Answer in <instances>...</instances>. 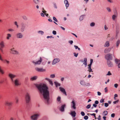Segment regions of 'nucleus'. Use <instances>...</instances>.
<instances>
[{
	"label": "nucleus",
	"instance_id": "6ab92c4d",
	"mask_svg": "<svg viewBox=\"0 0 120 120\" xmlns=\"http://www.w3.org/2000/svg\"><path fill=\"white\" fill-rule=\"evenodd\" d=\"M60 90L64 94H65L66 95H67L66 92L65 91V89L64 88L60 87L59 88Z\"/></svg>",
	"mask_w": 120,
	"mask_h": 120
},
{
	"label": "nucleus",
	"instance_id": "6e6552de",
	"mask_svg": "<svg viewBox=\"0 0 120 120\" xmlns=\"http://www.w3.org/2000/svg\"><path fill=\"white\" fill-rule=\"evenodd\" d=\"M42 61V60L41 58L40 57L39 60L37 62H35L34 61H32V62L35 65H36L40 64Z\"/></svg>",
	"mask_w": 120,
	"mask_h": 120
},
{
	"label": "nucleus",
	"instance_id": "4be33fe9",
	"mask_svg": "<svg viewBox=\"0 0 120 120\" xmlns=\"http://www.w3.org/2000/svg\"><path fill=\"white\" fill-rule=\"evenodd\" d=\"M76 113L75 111H71L70 114L73 117H75V116Z\"/></svg>",
	"mask_w": 120,
	"mask_h": 120
},
{
	"label": "nucleus",
	"instance_id": "b1692460",
	"mask_svg": "<svg viewBox=\"0 0 120 120\" xmlns=\"http://www.w3.org/2000/svg\"><path fill=\"white\" fill-rule=\"evenodd\" d=\"M66 106L65 104L62 105L60 108V110L62 112H63L64 111V108Z\"/></svg>",
	"mask_w": 120,
	"mask_h": 120
},
{
	"label": "nucleus",
	"instance_id": "7ed1b4c3",
	"mask_svg": "<svg viewBox=\"0 0 120 120\" xmlns=\"http://www.w3.org/2000/svg\"><path fill=\"white\" fill-rule=\"evenodd\" d=\"M113 11L114 14L112 16V18L113 21H115L117 17L118 13L116 8H115L114 9Z\"/></svg>",
	"mask_w": 120,
	"mask_h": 120
},
{
	"label": "nucleus",
	"instance_id": "37998d69",
	"mask_svg": "<svg viewBox=\"0 0 120 120\" xmlns=\"http://www.w3.org/2000/svg\"><path fill=\"white\" fill-rule=\"evenodd\" d=\"M61 100V97H58L57 98V100L58 101H60Z\"/></svg>",
	"mask_w": 120,
	"mask_h": 120
},
{
	"label": "nucleus",
	"instance_id": "72a5a7b5",
	"mask_svg": "<svg viewBox=\"0 0 120 120\" xmlns=\"http://www.w3.org/2000/svg\"><path fill=\"white\" fill-rule=\"evenodd\" d=\"M39 0H33L34 2L36 4H37L39 3Z\"/></svg>",
	"mask_w": 120,
	"mask_h": 120
},
{
	"label": "nucleus",
	"instance_id": "2f4dec72",
	"mask_svg": "<svg viewBox=\"0 0 120 120\" xmlns=\"http://www.w3.org/2000/svg\"><path fill=\"white\" fill-rule=\"evenodd\" d=\"M54 83L56 87H57L58 86H60V84L57 82H55Z\"/></svg>",
	"mask_w": 120,
	"mask_h": 120
},
{
	"label": "nucleus",
	"instance_id": "ea45409f",
	"mask_svg": "<svg viewBox=\"0 0 120 120\" xmlns=\"http://www.w3.org/2000/svg\"><path fill=\"white\" fill-rule=\"evenodd\" d=\"M95 23L94 22H92L90 24V26L93 27L95 26Z\"/></svg>",
	"mask_w": 120,
	"mask_h": 120
},
{
	"label": "nucleus",
	"instance_id": "2eb2a0df",
	"mask_svg": "<svg viewBox=\"0 0 120 120\" xmlns=\"http://www.w3.org/2000/svg\"><path fill=\"white\" fill-rule=\"evenodd\" d=\"M60 61V60L59 58H55L54 59L52 62V64L54 65L57 63L59 62Z\"/></svg>",
	"mask_w": 120,
	"mask_h": 120
},
{
	"label": "nucleus",
	"instance_id": "f704fd0d",
	"mask_svg": "<svg viewBox=\"0 0 120 120\" xmlns=\"http://www.w3.org/2000/svg\"><path fill=\"white\" fill-rule=\"evenodd\" d=\"M108 114V112L107 111H104L103 113V116H106Z\"/></svg>",
	"mask_w": 120,
	"mask_h": 120
},
{
	"label": "nucleus",
	"instance_id": "20e7f679",
	"mask_svg": "<svg viewBox=\"0 0 120 120\" xmlns=\"http://www.w3.org/2000/svg\"><path fill=\"white\" fill-rule=\"evenodd\" d=\"M40 115L39 113L34 114L30 116V118L32 120H37Z\"/></svg>",
	"mask_w": 120,
	"mask_h": 120
},
{
	"label": "nucleus",
	"instance_id": "ddd939ff",
	"mask_svg": "<svg viewBox=\"0 0 120 120\" xmlns=\"http://www.w3.org/2000/svg\"><path fill=\"white\" fill-rule=\"evenodd\" d=\"M35 70L36 71L38 72H45L46 71L45 69L42 68H39L37 67L35 68Z\"/></svg>",
	"mask_w": 120,
	"mask_h": 120
},
{
	"label": "nucleus",
	"instance_id": "393cba45",
	"mask_svg": "<svg viewBox=\"0 0 120 120\" xmlns=\"http://www.w3.org/2000/svg\"><path fill=\"white\" fill-rule=\"evenodd\" d=\"M64 3L65 4V6L66 7V8L69 6V4L68 1L67 0H65L64 1Z\"/></svg>",
	"mask_w": 120,
	"mask_h": 120
},
{
	"label": "nucleus",
	"instance_id": "a878e982",
	"mask_svg": "<svg viewBox=\"0 0 120 120\" xmlns=\"http://www.w3.org/2000/svg\"><path fill=\"white\" fill-rule=\"evenodd\" d=\"M110 48H108L107 49H106L105 50L104 52L106 53L109 52H110Z\"/></svg>",
	"mask_w": 120,
	"mask_h": 120
},
{
	"label": "nucleus",
	"instance_id": "58836bf2",
	"mask_svg": "<svg viewBox=\"0 0 120 120\" xmlns=\"http://www.w3.org/2000/svg\"><path fill=\"white\" fill-rule=\"evenodd\" d=\"M107 0L108 2L109 3H113L112 0Z\"/></svg>",
	"mask_w": 120,
	"mask_h": 120
},
{
	"label": "nucleus",
	"instance_id": "1a4fd4ad",
	"mask_svg": "<svg viewBox=\"0 0 120 120\" xmlns=\"http://www.w3.org/2000/svg\"><path fill=\"white\" fill-rule=\"evenodd\" d=\"M26 27V25L25 24L23 23H22L20 29L21 32H23L25 30Z\"/></svg>",
	"mask_w": 120,
	"mask_h": 120
},
{
	"label": "nucleus",
	"instance_id": "9b49d317",
	"mask_svg": "<svg viewBox=\"0 0 120 120\" xmlns=\"http://www.w3.org/2000/svg\"><path fill=\"white\" fill-rule=\"evenodd\" d=\"M14 48L11 49L10 50V52L11 54L15 55H18L19 54V52L15 50H14Z\"/></svg>",
	"mask_w": 120,
	"mask_h": 120
},
{
	"label": "nucleus",
	"instance_id": "5fc2aeb1",
	"mask_svg": "<svg viewBox=\"0 0 120 120\" xmlns=\"http://www.w3.org/2000/svg\"><path fill=\"white\" fill-rule=\"evenodd\" d=\"M104 28V29L105 30H107L108 29V28L106 25H105Z\"/></svg>",
	"mask_w": 120,
	"mask_h": 120
},
{
	"label": "nucleus",
	"instance_id": "052dcab7",
	"mask_svg": "<svg viewBox=\"0 0 120 120\" xmlns=\"http://www.w3.org/2000/svg\"><path fill=\"white\" fill-rule=\"evenodd\" d=\"M4 61H5L6 63L8 64H9L10 63V62L8 60H5Z\"/></svg>",
	"mask_w": 120,
	"mask_h": 120
},
{
	"label": "nucleus",
	"instance_id": "603ef678",
	"mask_svg": "<svg viewBox=\"0 0 120 120\" xmlns=\"http://www.w3.org/2000/svg\"><path fill=\"white\" fill-rule=\"evenodd\" d=\"M53 20H54L56 22H58V21H57V19H56V18L55 17H53Z\"/></svg>",
	"mask_w": 120,
	"mask_h": 120
},
{
	"label": "nucleus",
	"instance_id": "a19ab883",
	"mask_svg": "<svg viewBox=\"0 0 120 120\" xmlns=\"http://www.w3.org/2000/svg\"><path fill=\"white\" fill-rule=\"evenodd\" d=\"M14 24L16 26V27L17 28H19V26L17 22L16 21H15L14 22Z\"/></svg>",
	"mask_w": 120,
	"mask_h": 120
},
{
	"label": "nucleus",
	"instance_id": "4c0bfd02",
	"mask_svg": "<svg viewBox=\"0 0 120 120\" xmlns=\"http://www.w3.org/2000/svg\"><path fill=\"white\" fill-rule=\"evenodd\" d=\"M38 32L40 34H41V35H43V34L44 32L41 30L39 31Z\"/></svg>",
	"mask_w": 120,
	"mask_h": 120
},
{
	"label": "nucleus",
	"instance_id": "a211bd4d",
	"mask_svg": "<svg viewBox=\"0 0 120 120\" xmlns=\"http://www.w3.org/2000/svg\"><path fill=\"white\" fill-rule=\"evenodd\" d=\"M17 37L19 38H22L23 37V35L20 33H18L16 34Z\"/></svg>",
	"mask_w": 120,
	"mask_h": 120
},
{
	"label": "nucleus",
	"instance_id": "bf43d9fd",
	"mask_svg": "<svg viewBox=\"0 0 120 120\" xmlns=\"http://www.w3.org/2000/svg\"><path fill=\"white\" fill-rule=\"evenodd\" d=\"M84 63L87 62V59L86 58H84Z\"/></svg>",
	"mask_w": 120,
	"mask_h": 120
},
{
	"label": "nucleus",
	"instance_id": "5701e85b",
	"mask_svg": "<svg viewBox=\"0 0 120 120\" xmlns=\"http://www.w3.org/2000/svg\"><path fill=\"white\" fill-rule=\"evenodd\" d=\"M5 72L4 70L1 67L0 65V73L2 75H4Z\"/></svg>",
	"mask_w": 120,
	"mask_h": 120
},
{
	"label": "nucleus",
	"instance_id": "bb28decb",
	"mask_svg": "<svg viewBox=\"0 0 120 120\" xmlns=\"http://www.w3.org/2000/svg\"><path fill=\"white\" fill-rule=\"evenodd\" d=\"M42 9L43 10L42 11V12L43 13H44V15H46V16L48 17V14L46 13V11L44 9V8H42Z\"/></svg>",
	"mask_w": 120,
	"mask_h": 120
},
{
	"label": "nucleus",
	"instance_id": "774afa93",
	"mask_svg": "<svg viewBox=\"0 0 120 120\" xmlns=\"http://www.w3.org/2000/svg\"><path fill=\"white\" fill-rule=\"evenodd\" d=\"M99 103L98 101H96L95 102V103L96 104H97Z\"/></svg>",
	"mask_w": 120,
	"mask_h": 120
},
{
	"label": "nucleus",
	"instance_id": "c85d7f7f",
	"mask_svg": "<svg viewBox=\"0 0 120 120\" xmlns=\"http://www.w3.org/2000/svg\"><path fill=\"white\" fill-rule=\"evenodd\" d=\"M120 40L118 39L116 41V47H118V46L120 44Z\"/></svg>",
	"mask_w": 120,
	"mask_h": 120
},
{
	"label": "nucleus",
	"instance_id": "69168bd1",
	"mask_svg": "<svg viewBox=\"0 0 120 120\" xmlns=\"http://www.w3.org/2000/svg\"><path fill=\"white\" fill-rule=\"evenodd\" d=\"M105 92L106 93L108 92V90L107 89V87H106L105 88Z\"/></svg>",
	"mask_w": 120,
	"mask_h": 120
},
{
	"label": "nucleus",
	"instance_id": "39448f33",
	"mask_svg": "<svg viewBox=\"0 0 120 120\" xmlns=\"http://www.w3.org/2000/svg\"><path fill=\"white\" fill-rule=\"evenodd\" d=\"M105 58L107 60H112L113 58L112 55L110 53L107 54L105 55Z\"/></svg>",
	"mask_w": 120,
	"mask_h": 120
},
{
	"label": "nucleus",
	"instance_id": "13d9d810",
	"mask_svg": "<svg viewBox=\"0 0 120 120\" xmlns=\"http://www.w3.org/2000/svg\"><path fill=\"white\" fill-rule=\"evenodd\" d=\"M81 114L82 115V116H84L85 115V113L84 112H82V111L81 112Z\"/></svg>",
	"mask_w": 120,
	"mask_h": 120
},
{
	"label": "nucleus",
	"instance_id": "cd10ccee",
	"mask_svg": "<svg viewBox=\"0 0 120 120\" xmlns=\"http://www.w3.org/2000/svg\"><path fill=\"white\" fill-rule=\"evenodd\" d=\"M0 45L2 48H3L4 47V42L3 41H1L0 43Z\"/></svg>",
	"mask_w": 120,
	"mask_h": 120
},
{
	"label": "nucleus",
	"instance_id": "8fccbe9b",
	"mask_svg": "<svg viewBox=\"0 0 120 120\" xmlns=\"http://www.w3.org/2000/svg\"><path fill=\"white\" fill-rule=\"evenodd\" d=\"M91 105L90 104H89L86 106V108L87 109H88L90 107Z\"/></svg>",
	"mask_w": 120,
	"mask_h": 120
},
{
	"label": "nucleus",
	"instance_id": "f8f14e48",
	"mask_svg": "<svg viewBox=\"0 0 120 120\" xmlns=\"http://www.w3.org/2000/svg\"><path fill=\"white\" fill-rule=\"evenodd\" d=\"M107 65L109 67H112L113 66V63L109 60H107Z\"/></svg>",
	"mask_w": 120,
	"mask_h": 120
},
{
	"label": "nucleus",
	"instance_id": "3c124183",
	"mask_svg": "<svg viewBox=\"0 0 120 120\" xmlns=\"http://www.w3.org/2000/svg\"><path fill=\"white\" fill-rule=\"evenodd\" d=\"M55 77V75L54 74H52L50 75V77L51 78H53Z\"/></svg>",
	"mask_w": 120,
	"mask_h": 120
},
{
	"label": "nucleus",
	"instance_id": "680f3d73",
	"mask_svg": "<svg viewBox=\"0 0 120 120\" xmlns=\"http://www.w3.org/2000/svg\"><path fill=\"white\" fill-rule=\"evenodd\" d=\"M8 30L9 31H11V32H12L14 31V30L11 29H8Z\"/></svg>",
	"mask_w": 120,
	"mask_h": 120
},
{
	"label": "nucleus",
	"instance_id": "c756f323",
	"mask_svg": "<svg viewBox=\"0 0 120 120\" xmlns=\"http://www.w3.org/2000/svg\"><path fill=\"white\" fill-rule=\"evenodd\" d=\"M109 45V41H107L106 42L104 45V46L105 47H108Z\"/></svg>",
	"mask_w": 120,
	"mask_h": 120
},
{
	"label": "nucleus",
	"instance_id": "f3484780",
	"mask_svg": "<svg viewBox=\"0 0 120 120\" xmlns=\"http://www.w3.org/2000/svg\"><path fill=\"white\" fill-rule=\"evenodd\" d=\"M120 29L119 28L117 27L116 28V38L117 39L118 37V35Z\"/></svg>",
	"mask_w": 120,
	"mask_h": 120
},
{
	"label": "nucleus",
	"instance_id": "338daca9",
	"mask_svg": "<svg viewBox=\"0 0 120 120\" xmlns=\"http://www.w3.org/2000/svg\"><path fill=\"white\" fill-rule=\"evenodd\" d=\"M118 86V85L116 83L114 84V86L116 88H117Z\"/></svg>",
	"mask_w": 120,
	"mask_h": 120
},
{
	"label": "nucleus",
	"instance_id": "de8ad7c7",
	"mask_svg": "<svg viewBox=\"0 0 120 120\" xmlns=\"http://www.w3.org/2000/svg\"><path fill=\"white\" fill-rule=\"evenodd\" d=\"M49 83L52 86L53 85V83L52 82V81L50 80H49Z\"/></svg>",
	"mask_w": 120,
	"mask_h": 120
},
{
	"label": "nucleus",
	"instance_id": "4468645a",
	"mask_svg": "<svg viewBox=\"0 0 120 120\" xmlns=\"http://www.w3.org/2000/svg\"><path fill=\"white\" fill-rule=\"evenodd\" d=\"M12 102L9 101H6L5 102V104L6 105L9 106H11L12 104Z\"/></svg>",
	"mask_w": 120,
	"mask_h": 120
},
{
	"label": "nucleus",
	"instance_id": "f257e3e1",
	"mask_svg": "<svg viewBox=\"0 0 120 120\" xmlns=\"http://www.w3.org/2000/svg\"><path fill=\"white\" fill-rule=\"evenodd\" d=\"M36 86L40 93L43 95L45 102L48 104L49 99V92L48 86L46 84H36Z\"/></svg>",
	"mask_w": 120,
	"mask_h": 120
},
{
	"label": "nucleus",
	"instance_id": "4d7b16f0",
	"mask_svg": "<svg viewBox=\"0 0 120 120\" xmlns=\"http://www.w3.org/2000/svg\"><path fill=\"white\" fill-rule=\"evenodd\" d=\"M74 56L76 57H77L78 55V53H75V52L74 53Z\"/></svg>",
	"mask_w": 120,
	"mask_h": 120
},
{
	"label": "nucleus",
	"instance_id": "79ce46f5",
	"mask_svg": "<svg viewBox=\"0 0 120 120\" xmlns=\"http://www.w3.org/2000/svg\"><path fill=\"white\" fill-rule=\"evenodd\" d=\"M24 20H27V18L26 16L25 15L23 16H22Z\"/></svg>",
	"mask_w": 120,
	"mask_h": 120
},
{
	"label": "nucleus",
	"instance_id": "412c9836",
	"mask_svg": "<svg viewBox=\"0 0 120 120\" xmlns=\"http://www.w3.org/2000/svg\"><path fill=\"white\" fill-rule=\"evenodd\" d=\"M38 78V76H37L36 75L34 76L31 77L30 79V80L31 81L35 80L37 79Z\"/></svg>",
	"mask_w": 120,
	"mask_h": 120
},
{
	"label": "nucleus",
	"instance_id": "864d4df0",
	"mask_svg": "<svg viewBox=\"0 0 120 120\" xmlns=\"http://www.w3.org/2000/svg\"><path fill=\"white\" fill-rule=\"evenodd\" d=\"M104 106H105V107H107L109 106V104L108 103H104Z\"/></svg>",
	"mask_w": 120,
	"mask_h": 120
},
{
	"label": "nucleus",
	"instance_id": "49530a36",
	"mask_svg": "<svg viewBox=\"0 0 120 120\" xmlns=\"http://www.w3.org/2000/svg\"><path fill=\"white\" fill-rule=\"evenodd\" d=\"M106 9H107V10L109 12H110L111 11V10L110 8L109 7L107 8H106Z\"/></svg>",
	"mask_w": 120,
	"mask_h": 120
},
{
	"label": "nucleus",
	"instance_id": "9d476101",
	"mask_svg": "<svg viewBox=\"0 0 120 120\" xmlns=\"http://www.w3.org/2000/svg\"><path fill=\"white\" fill-rule=\"evenodd\" d=\"M115 64L117 65L118 68H120V60L117 59H115L114 60Z\"/></svg>",
	"mask_w": 120,
	"mask_h": 120
},
{
	"label": "nucleus",
	"instance_id": "f03ea898",
	"mask_svg": "<svg viewBox=\"0 0 120 120\" xmlns=\"http://www.w3.org/2000/svg\"><path fill=\"white\" fill-rule=\"evenodd\" d=\"M25 98L26 102V103L29 104L30 101V94L26 93L25 96Z\"/></svg>",
	"mask_w": 120,
	"mask_h": 120
},
{
	"label": "nucleus",
	"instance_id": "423d86ee",
	"mask_svg": "<svg viewBox=\"0 0 120 120\" xmlns=\"http://www.w3.org/2000/svg\"><path fill=\"white\" fill-rule=\"evenodd\" d=\"M14 84L15 86H18L21 84L19 82V79H16L12 82Z\"/></svg>",
	"mask_w": 120,
	"mask_h": 120
},
{
	"label": "nucleus",
	"instance_id": "0e129e2a",
	"mask_svg": "<svg viewBox=\"0 0 120 120\" xmlns=\"http://www.w3.org/2000/svg\"><path fill=\"white\" fill-rule=\"evenodd\" d=\"M115 116V114L114 113H112L111 115V116L112 117H114Z\"/></svg>",
	"mask_w": 120,
	"mask_h": 120
},
{
	"label": "nucleus",
	"instance_id": "a18cd8bd",
	"mask_svg": "<svg viewBox=\"0 0 120 120\" xmlns=\"http://www.w3.org/2000/svg\"><path fill=\"white\" fill-rule=\"evenodd\" d=\"M112 75V74L110 73V71H108V73L106 74V75Z\"/></svg>",
	"mask_w": 120,
	"mask_h": 120
},
{
	"label": "nucleus",
	"instance_id": "6e6d98bb",
	"mask_svg": "<svg viewBox=\"0 0 120 120\" xmlns=\"http://www.w3.org/2000/svg\"><path fill=\"white\" fill-rule=\"evenodd\" d=\"M84 118L85 120H87L88 119V117L87 116H86L84 117Z\"/></svg>",
	"mask_w": 120,
	"mask_h": 120
},
{
	"label": "nucleus",
	"instance_id": "7c9ffc66",
	"mask_svg": "<svg viewBox=\"0 0 120 120\" xmlns=\"http://www.w3.org/2000/svg\"><path fill=\"white\" fill-rule=\"evenodd\" d=\"M7 39L8 40H9L10 39V38L11 37V35L9 34H7Z\"/></svg>",
	"mask_w": 120,
	"mask_h": 120
},
{
	"label": "nucleus",
	"instance_id": "dca6fc26",
	"mask_svg": "<svg viewBox=\"0 0 120 120\" xmlns=\"http://www.w3.org/2000/svg\"><path fill=\"white\" fill-rule=\"evenodd\" d=\"M120 29L119 28L117 27L116 28V38L117 39L118 37V35Z\"/></svg>",
	"mask_w": 120,
	"mask_h": 120
},
{
	"label": "nucleus",
	"instance_id": "aec40b11",
	"mask_svg": "<svg viewBox=\"0 0 120 120\" xmlns=\"http://www.w3.org/2000/svg\"><path fill=\"white\" fill-rule=\"evenodd\" d=\"M71 103V105L72 108L74 109H75L76 108L75 107L76 104L74 101L73 100L72 101Z\"/></svg>",
	"mask_w": 120,
	"mask_h": 120
},
{
	"label": "nucleus",
	"instance_id": "c9c22d12",
	"mask_svg": "<svg viewBox=\"0 0 120 120\" xmlns=\"http://www.w3.org/2000/svg\"><path fill=\"white\" fill-rule=\"evenodd\" d=\"M80 83L82 85H85V84L84 81H81L80 82Z\"/></svg>",
	"mask_w": 120,
	"mask_h": 120
},
{
	"label": "nucleus",
	"instance_id": "e2e57ef3",
	"mask_svg": "<svg viewBox=\"0 0 120 120\" xmlns=\"http://www.w3.org/2000/svg\"><path fill=\"white\" fill-rule=\"evenodd\" d=\"M52 34L54 35H56V32L55 30H53L52 31Z\"/></svg>",
	"mask_w": 120,
	"mask_h": 120
},
{
	"label": "nucleus",
	"instance_id": "09e8293b",
	"mask_svg": "<svg viewBox=\"0 0 120 120\" xmlns=\"http://www.w3.org/2000/svg\"><path fill=\"white\" fill-rule=\"evenodd\" d=\"M15 99L16 101V103H18L19 101V99L18 97H16L15 98Z\"/></svg>",
	"mask_w": 120,
	"mask_h": 120
},
{
	"label": "nucleus",
	"instance_id": "0eeeda50",
	"mask_svg": "<svg viewBox=\"0 0 120 120\" xmlns=\"http://www.w3.org/2000/svg\"><path fill=\"white\" fill-rule=\"evenodd\" d=\"M8 76L12 82L14 80V79L16 76L15 75L11 73H9L8 75Z\"/></svg>",
	"mask_w": 120,
	"mask_h": 120
},
{
	"label": "nucleus",
	"instance_id": "c03bdc74",
	"mask_svg": "<svg viewBox=\"0 0 120 120\" xmlns=\"http://www.w3.org/2000/svg\"><path fill=\"white\" fill-rule=\"evenodd\" d=\"M16 120V119L15 118L13 117H11L10 118V120Z\"/></svg>",
	"mask_w": 120,
	"mask_h": 120
},
{
	"label": "nucleus",
	"instance_id": "473e14b6",
	"mask_svg": "<svg viewBox=\"0 0 120 120\" xmlns=\"http://www.w3.org/2000/svg\"><path fill=\"white\" fill-rule=\"evenodd\" d=\"M85 15H83L81 16L79 18V20L80 21H82L83 20L84 18V17Z\"/></svg>",
	"mask_w": 120,
	"mask_h": 120
},
{
	"label": "nucleus",
	"instance_id": "e433bc0d",
	"mask_svg": "<svg viewBox=\"0 0 120 120\" xmlns=\"http://www.w3.org/2000/svg\"><path fill=\"white\" fill-rule=\"evenodd\" d=\"M88 71L89 72H93V71L91 68V67H88Z\"/></svg>",
	"mask_w": 120,
	"mask_h": 120
}]
</instances>
